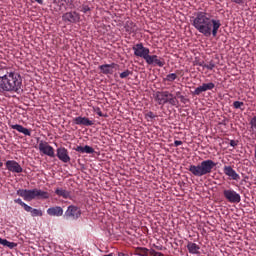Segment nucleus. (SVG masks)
Segmentation results:
<instances>
[{
	"label": "nucleus",
	"instance_id": "1",
	"mask_svg": "<svg viewBox=\"0 0 256 256\" xmlns=\"http://www.w3.org/2000/svg\"><path fill=\"white\" fill-rule=\"evenodd\" d=\"M192 27L204 37H217L219 29H221V21L215 18L207 11H198L191 18Z\"/></svg>",
	"mask_w": 256,
	"mask_h": 256
},
{
	"label": "nucleus",
	"instance_id": "2",
	"mask_svg": "<svg viewBox=\"0 0 256 256\" xmlns=\"http://www.w3.org/2000/svg\"><path fill=\"white\" fill-rule=\"evenodd\" d=\"M23 78L15 71H7L0 68V93H21L23 89Z\"/></svg>",
	"mask_w": 256,
	"mask_h": 256
},
{
	"label": "nucleus",
	"instance_id": "3",
	"mask_svg": "<svg viewBox=\"0 0 256 256\" xmlns=\"http://www.w3.org/2000/svg\"><path fill=\"white\" fill-rule=\"evenodd\" d=\"M217 167V163H215L211 159L203 160L198 165H190L188 171L194 175V177H204V175H210L213 173V169Z\"/></svg>",
	"mask_w": 256,
	"mask_h": 256
},
{
	"label": "nucleus",
	"instance_id": "4",
	"mask_svg": "<svg viewBox=\"0 0 256 256\" xmlns=\"http://www.w3.org/2000/svg\"><path fill=\"white\" fill-rule=\"evenodd\" d=\"M16 194L22 197L24 201H33V199H49V192H45L41 189H19Z\"/></svg>",
	"mask_w": 256,
	"mask_h": 256
},
{
	"label": "nucleus",
	"instance_id": "5",
	"mask_svg": "<svg viewBox=\"0 0 256 256\" xmlns=\"http://www.w3.org/2000/svg\"><path fill=\"white\" fill-rule=\"evenodd\" d=\"M154 99L158 102V105H166V103H169L173 107L179 105V100L169 91H157L154 94Z\"/></svg>",
	"mask_w": 256,
	"mask_h": 256
},
{
	"label": "nucleus",
	"instance_id": "6",
	"mask_svg": "<svg viewBox=\"0 0 256 256\" xmlns=\"http://www.w3.org/2000/svg\"><path fill=\"white\" fill-rule=\"evenodd\" d=\"M64 217L68 221H77V219L81 217V208L75 205L68 206L67 210L65 211Z\"/></svg>",
	"mask_w": 256,
	"mask_h": 256
},
{
	"label": "nucleus",
	"instance_id": "7",
	"mask_svg": "<svg viewBox=\"0 0 256 256\" xmlns=\"http://www.w3.org/2000/svg\"><path fill=\"white\" fill-rule=\"evenodd\" d=\"M223 197L228 203H241V195L232 188L223 190Z\"/></svg>",
	"mask_w": 256,
	"mask_h": 256
},
{
	"label": "nucleus",
	"instance_id": "8",
	"mask_svg": "<svg viewBox=\"0 0 256 256\" xmlns=\"http://www.w3.org/2000/svg\"><path fill=\"white\" fill-rule=\"evenodd\" d=\"M134 51L135 57H141L146 61L147 57L149 56L150 50L149 48L143 46V43H138L132 47Z\"/></svg>",
	"mask_w": 256,
	"mask_h": 256
},
{
	"label": "nucleus",
	"instance_id": "9",
	"mask_svg": "<svg viewBox=\"0 0 256 256\" xmlns=\"http://www.w3.org/2000/svg\"><path fill=\"white\" fill-rule=\"evenodd\" d=\"M38 149L40 153H43V155H47L48 157H55V149L53 146L49 145L46 141H40L38 145Z\"/></svg>",
	"mask_w": 256,
	"mask_h": 256
},
{
	"label": "nucleus",
	"instance_id": "10",
	"mask_svg": "<svg viewBox=\"0 0 256 256\" xmlns=\"http://www.w3.org/2000/svg\"><path fill=\"white\" fill-rule=\"evenodd\" d=\"M81 16L76 11L66 12L62 15V20L64 23H79Z\"/></svg>",
	"mask_w": 256,
	"mask_h": 256
},
{
	"label": "nucleus",
	"instance_id": "11",
	"mask_svg": "<svg viewBox=\"0 0 256 256\" xmlns=\"http://www.w3.org/2000/svg\"><path fill=\"white\" fill-rule=\"evenodd\" d=\"M56 157H58V159L62 161V163H69V161H71V156H69V150H67V148L65 147L57 148Z\"/></svg>",
	"mask_w": 256,
	"mask_h": 256
},
{
	"label": "nucleus",
	"instance_id": "12",
	"mask_svg": "<svg viewBox=\"0 0 256 256\" xmlns=\"http://www.w3.org/2000/svg\"><path fill=\"white\" fill-rule=\"evenodd\" d=\"M5 165L11 173H23V167L15 160H7Z\"/></svg>",
	"mask_w": 256,
	"mask_h": 256
},
{
	"label": "nucleus",
	"instance_id": "13",
	"mask_svg": "<svg viewBox=\"0 0 256 256\" xmlns=\"http://www.w3.org/2000/svg\"><path fill=\"white\" fill-rule=\"evenodd\" d=\"M145 61L148 65H157L158 67H165V59L159 58V56L157 55L148 54Z\"/></svg>",
	"mask_w": 256,
	"mask_h": 256
},
{
	"label": "nucleus",
	"instance_id": "14",
	"mask_svg": "<svg viewBox=\"0 0 256 256\" xmlns=\"http://www.w3.org/2000/svg\"><path fill=\"white\" fill-rule=\"evenodd\" d=\"M215 89V83L210 82V83H203L201 86H198L193 94L194 95H201V93H205V91H213Z\"/></svg>",
	"mask_w": 256,
	"mask_h": 256
},
{
	"label": "nucleus",
	"instance_id": "15",
	"mask_svg": "<svg viewBox=\"0 0 256 256\" xmlns=\"http://www.w3.org/2000/svg\"><path fill=\"white\" fill-rule=\"evenodd\" d=\"M223 172L227 177L233 179V181H239V179H241V176H239L237 171H235L231 166H224Z\"/></svg>",
	"mask_w": 256,
	"mask_h": 256
},
{
	"label": "nucleus",
	"instance_id": "16",
	"mask_svg": "<svg viewBox=\"0 0 256 256\" xmlns=\"http://www.w3.org/2000/svg\"><path fill=\"white\" fill-rule=\"evenodd\" d=\"M117 67L116 63H111V64H103L99 66V69L103 75H113L115 69Z\"/></svg>",
	"mask_w": 256,
	"mask_h": 256
},
{
	"label": "nucleus",
	"instance_id": "17",
	"mask_svg": "<svg viewBox=\"0 0 256 256\" xmlns=\"http://www.w3.org/2000/svg\"><path fill=\"white\" fill-rule=\"evenodd\" d=\"M10 129H14L15 131H18V133H23L26 137H31V129H27L19 124H8Z\"/></svg>",
	"mask_w": 256,
	"mask_h": 256
},
{
	"label": "nucleus",
	"instance_id": "18",
	"mask_svg": "<svg viewBox=\"0 0 256 256\" xmlns=\"http://www.w3.org/2000/svg\"><path fill=\"white\" fill-rule=\"evenodd\" d=\"M74 123L75 125H84V127H91L95 125V122L89 120V118L81 116L74 118Z\"/></svg>",
	"mask_w": 256,
	"mask_h": 256
},
{
	"label": "nucleus",
	"instance_id": "19",
	"mask_svg": "<svg viewBox=\"0 0 256 256\" xmlns=\"http://www.w3.org/2000/svg\"><path fill=\"white\" fill-rule=\"evenodd\" d=\"M47 213L51 217H61L63 215V208L60 206H55L47 209Z\"/></svg>",
	"mask_w": 256,
	"mask_h": 256
},
{
	"label": "nucleus",
	"instance_id": "20",
	"mask_svg": "<svg viewBox=\"0 0 256 256\" xmlns=\"http://www.w3.org/2000/svg\"><path fill=\"white\" fill-rule=\"evenodd\" d=\"M75 151H77V153H87L88 155H91L93 153H95V149H93V147L86 145V146H77L75 148Z\"/></svg>",
	"mask_w": 256,
	"mask_h": 256
},
{
	"label": "nucleus",
	"instance_id": "21",
	"mask_svg": "<svg viewBox=\"0 0 256 256\" xmlns=\"http://www.w3.org/2000/svg\"><path fill=\"white\" fill-rule=\"evenodd\" d=\"M55 193L58 195V197H62V199H71V192L63 188H57Z\"/></svg>",
	"mask_w": 256,
	"mask_h": 256
},
{
	"label": "nucleus",
	"instance_id": "22",
	"mask_svg": "<svg viewBox=\"0 0 256 256\" xmlns=\"http://www.w3.org/2000/svg\"><path fill=\"white\" fill-rule=\"evenodd\" d=\"M187 249L192 255H199V249H201V247H199V245H197L196 243L189 242L187 244Z\"/></svg>",
	"mask_w": 256,
	"mask_h": 256
},
{
	"label": "nucleus",
	"instance_id": "23",
	"mask_svg": "<svg viewBox=\"0 0 256 256\" xmlns=\"http://www.w3.org/2000/svg\"><path fill=\"white\" fill-rule=\"evenodd\" d=\"M0 245H3V247H8V249H15L17 247V243L10 242L7 239H3L0 237Z\"/></svg>",
	"mask_w": 256,
	"mask_h": 256
},
{
	"label": "nucleus",
	"instance_id": "24",
	"mask_svg": "<svg viewBox=\"0 0 256 256\" xmlns=\"http://www.w3.org/2000/svg\"><path fill=\"white\" fill-rule=\"evenodd\" d=\"M134 255L149 256V249L146 247H137L135 249Z\"/></svg>",
	"mask_w": 256,
	"mask_h": 256
},
{
	"label": "nucleus",
	"instance_id": "25",
	"mask_svg": "<svg viewBox=\"0 0 256 256\" xmlns=\"http://www.w3.org/2000/svg\"><path fill=\"white\" fill-rule=\"evenodd\" d=\"M125 29L127 33H137V25L131 21L126 23Z\"/></svg>",
	"mask_w": 256,
	"mask_h": 256
},
{
	"label": "nucleus",
	"instance_id": "26",
	"mask_svg": "<svg viewBox=\"0 0 256 256\" xmlns=\"http://www.w3.org/2000/svg\"><path fill=\"white\" fill-rule=\"evenodd\" d=\"M27 213H31L32 217H43V212L39 209L31 207L30 210H26Z\"/></svg>",
	"mask_w": 256,
	"mask_h": 256
},
{
	"label": "nucleus",
	"instance_id": "27",
	"mask_svg": "<svg viewBox=\"0 0 256 256\" xmlns=\"http://www.w3.org/2000/svg\"><path fill=\"white\" fill-rule=\"evenodd\" d=\"M14 203H17L21 207H23L24 211H31V206L27 205L21 198H17L14 200Z\"/></svg>",
	"mask_w": 256,
	"mask_h": 256
},
{
	"label": "nucleus",
	"instance_id": "28",
	"mask_svg": "<svg viewBox=\"0 0 256 256\" xmlns=\"http://www.w3.org/2000/svg\"><path fill=\"white\" fill-rule=\"evenodd\" d=\"M78 11L85 14L89 13V15H91V7L87 4H82L80 8H78Z\"/></svg>",
	"mask_w": 256,
	"mask_h": 256
},
{
	"label": "nucleus",
	"instance_id": "29",
	"mask_svg": "<svg viewBox=\"0 0 256 256\" xmlns=\"http://www.w3.org/2000/svg\"><path fill=\"white\" fill-rule=\"evenodd\" d=\"M233 107H234V109H241V111H245V108H243V107H245V103H243L241 101H235L233 103Z\"/></svg>",
	"mask_w": 256,
	"mask_h": 256
},
{
	"label": "nucleus",
	"instance_id": "30",
	"mask_svg": "<svg viewBox=\"0 0 256 256\" xmlns=\"http://www.w3.org/2000/svg\"><path fill=\"white\" fill-rule=\"evenodd\" d=\"M177 79V75L175 73H171L166 75V78H164V81H168L170 83H173Z\"/></svg>",
	"mask_w": 256,
	"mask_h": 256
},
{
	"label": "nucleus",
	"instance_id": "31",
	"mask_svg": "<svg viewBox=\"0 0 256 256\" xmlns=\"http://www.w3.org/2000/svg\"><path fill=\"white\" fill-rule=\"evenodd\" d=\"M250 128L252 129V132L256 135V115L253 116L250 120Z\"/></svg>",
	"mask_w": 256,
	"mask_h": 256
},
{
	"label": "nucleus",
	"instance_id": "32",
	"mask_svg": "<svg viewBox=\"0 0 256 256\" xmlns=\"http://www.w3.org/2000/svg\"><path fill=\"white\" fill-rule=\"evenodd\" d=\"M215 67H216L215 61L211 60L210 62H208V64H206L205 69H208L209 71H213Z\"/></svg>",
	"mask_w": 256,
	"mask_h": 256
},
{
	"label": "nucleus",
	"instance_id": "33",
	"mask_svg": "<svg viewBox=\"0 0 256 256\" xmlns=\"http://www.w3.org/2000/svg\"><path fill=\"white\" fill-rule=\"evenodd\" d=\"M129 75H133V72L130 70H125L124 72L120 73V79H127Z\"/></svg>",
	"mask_w": 256,
	"mask_h": 256
},
{
	"label": "nucleus",
	"instance_id": "34",
	"mask_svg": "<svg viewBox=\"0 0 256 256\" xmlns=\"http://www.w3.org/2000/svg\"><path fill=\"white\" fill-rule=\"evenodd\" d=\"M151 256H164L163 253L157 252L154 249L149 250L148 252Z\"/></svg>",
	"mask_w": 256,
	"mask_h": 256
},
{
	"label": "nucleus",
	"instance_id": "35",
	"mask_svg": "<svg viewBox=\"0 0 256 256\" xmlns=\"http://www.w3.org/2000/svg\"><path fill=\"white\" fill-rule=\"evenodd\" d=\"M94 111L96 112V114L99 117H107V115H105V114H103V112H101V108H99V107L94 108Z\"/></svg>",
	"mask_w": 256,
	"mask_h": 256
},
{
	"label": "nucleus",
	"instance_id": "36",
	"mask_svg": "<svg viewBox=\"0 0 256 256\" xmlns=\"http://www.w3.org/2000/svg\"><path fill=\"white\" fill-rule=\"evenodd\" d=\"M74 8L77 9L79 11L81 5V2L79 0H74V4H73Z\"/></svg>",
	"mask_w": 256,
	"mask_h": 256
},
{
	"label": "nucleus",
	"instance_id": "37",
	"mask_svg": "<svg viewBox=\"0 0 256 256\" xmlns=\"http://www.w3.org/2000/svg\"><path fill=\"white\" fill-rule=\"evenodd\" d=\"M179 99H180L181 103H183L184 105L186 103H189V99L185 98V96H183V95H180Z\"/></svg>",
	"mask_w": 256,
	"mask_h": 256
},
{
	"label": "nucleus",
	"instance_id": "38",
	"mask_svg": "<svg viewBox=\"0 0 256 256\" xmlns=\"http://www.w3.org/2000/svg\"><path fill=\"white\" fill-rule=\"evenodd\" d=\"M146 117H148V119H155L157 116L155 115V113L150 111L146 114Z\"/></svg>",
	"mask_w": 256,
	"mask_h": 256
},
{
	"label": "nucleus",
	"instance_id": "39",
	"mask_svg": "<svg viewBox=\"0 0 256 256\" xmlns=\"http://www.w3.org/2000/svg\"><path fill=\"white\" fill-rule=\"evenodd\" d=\"M180 145H183V141H181V140L174 141V147H179Z\"/></svg>",
	"mask_w": 256,
	"mask_h": 256
},
{
	"label": "nucleus",
	"instance_id": "40",
	"mask_svg": "<svg viewBox=\"0 0 256 256\" xmlns=\"http://www.w3.org/2000/svg\"><path fill=\"white\" fill-rule=\"evenodd\" d=\"M229 145H230L231 147H237L238 141H237V140H231L230 143H229Z\"/></svg>",
	"mask_w": 256,
	"mask_h": 256
},
{
	"label": "nucleus",
	"instance_id": "41",
	"mask_svg": "<svg viewBox=\"0 0 256 256\" xmlns=\"http://www.w3.org/2000/svg\"><path fill=\"white\" fill-rule=\"evenodd\" d=\"M196 65H198L199 67H204V68H205V66H206L207 64H205V62L202 61V62H197Z\"/></svg>",
	"mask_w": 256,
	"mask_h": 256
},
{
	"label": "nucleus",
	"instance_id": "42",
	"mask_svg": "<svg viewBox=\"0 0 256 256\" xmlns=\"http://www.w3.org/2000/svg\"><path fill=\"white\" fill-rule=\"evenodd\" d=\"M232 3H237L238 5H241L243 3V0H231Z\"/></svg>",
	"mask_w": 256,
	"mask_h": 256
},
{
	"label": "nucleus",
	"instance_id": "43",
	"mask_svg": "<svg viewBox=\"0 0 256 256\" xmlns=\"http://www.w3.org/2000/svg\"><path fill=\"white\" fill-rule=\"evenodd\" d=\"M39 5H43V0H35Z\"/></svg>",
	"mask_w": 256,
	"mask_h": 256
},
{
	"label": "nucleus",
	"instance_id": "44",
	"mask_svg": "<svg viewBox=\"0 0 256 256\" xmlns=\"http://www.w3.org/2000/svg\"><path fill=\"white\" fill-rule=\"evenodd\" d=\"M118 256H127V254L120 252V253H118Z\"/></svg>",
	"mask_w": 256,
	"mask_h": 256
},
{
	"label": "nucleus",
	"instance_id": "45",
	"mask_svg": "<svg viewBox=\"0 0 256 256\" xmlns=\"http://www.w3.org/2000/svg\"><path fill=\"white\" fill-rule=\"evenodd\" d=\"M177 97H181V92H176Z\"/></svg>",
	"mask_w": 256,
	"mask_h": 256
},
{
	"label": "nucleus",
	"instance_id": "46",
	"mask_svg": "<svg viewBox=\"0 0 256 256\" xmlns=\"http://www.w3.org/2000/svg\"><path fill=\"white\" fill-rule=\"evenodd\" d=\"M1 167H3V162L0 161V169H1Z\"/></svg>",
	"mask_w": 256,
	"mask_h": 256
}]
</instances>
